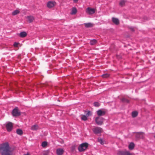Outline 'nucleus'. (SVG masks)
I'll list each match as a JSON object with an SVG mask.
<instances>
[{
    "label": "nucleus",
    "mask_w": 155,
    "mask_h": 155,
    "mask_svg": "<svg viewBox=\"0 0 155 155\" xmlns=\"http://www.w3.org/2000/svg\"><path fill=\"white\" fill-rule=\"evenodd\" d=\"M12 114L13 117H18L21 114L20 112L19 111L17 107L14 109L12 112Z\"/></svg>",
    "instance_id": "obj_3"
},
{
    "label": "nucleus",
    "mask_w": 155,
    "mask_h": 155,
    "mask_svg": "<svg viewBox=\"0 0 155 155\" xmlns=\"http://www.w3.org/2000/svg\"><path fill=\"white\" fill-rule=\"evenodd\" d=\"M56 154L57 155H62L64 152V150L62 148H58L56 150Z\"/></svg>",
    "instance_id": "obj_11"
},
{
    "label": "nucleus",
    "mask_w": 155,
    "mask_h": 155,
    "mask_svg": "<svg viewBox=\"0 0 155 155\" xmlns=\"http://www.w3.org/2000/svg\"><path fill=\"white\" fill-rule=\"evenodd\" d=\"M76 146L75 145H73L71 147V149L72 151H73L75 149Z\"/></svg>",
    "instance_id": "obj_30"
},
{
    "label": "nucleus",
    "mask_w": 155,
    "mask_h": 155,
    "mask_svg": "<svg viewBox=\"0 0 155 155\" xmlns=\"http://www.w3.org/2000/svg\"><path fill=\"white\" fill-rule=\"evenodd\" d=\"M144 134L143 132H137L136 133L135 137L137 139L140 138L143 139V138Z\"/></svg>",
    "instance_id": "obj_9"
},
{
    "label": "nucleus",
    "mask_w": 155,
    "mask_h": 155,
    "mask_svg": "<svg viewBox=\"0 0 155 155\" xmlns=\"http://www.w3.org/2000/svg\"><path fill=\"white\" fill-rule=\"evenodd\" d=\"M48 144L47 142L46 141H43L42 142L41 146L43 147H46Z\"/></svg>",
    "instance_id": "obj_25"
},
{
    "label": "nucleus",
    "mask_w": 155,
    "mask_h": 155,
    "mask_svg": "<svg viewBox=\"0 0 155 155\" xmlns=\"http://www.w3.org/2000/svg\"><path fill=\"white\" fill-rule=\"evenodd\" d=\"M112 21L114 24L116 25H118L120 23L119 20L116 18H112Z\"/></svg>",
    "instance_id": "obj_13"
},
{
    "label": "nucleus",
    "mask_w": 155,
    "mask_h": 155,
    "mask_svg": "<svg viewBox=\"0 0 155 155\" xmlns=\"http://www.w3.org/2000/svg\"><path fill=\"white\" fill-rule=\"evenodd\" d=\"M121 101L123 103H129V101L125 98H123L121 99Z\"/></svg>",
    "instance_id": "obj_24"
},
{
    "label": "nucleus",
    "mask_w": 155,
    "mask_h": 155,
    "mask_svg": "<svg viewBox=\"0 0 155 155\" xmlns=\"http://www.w3.org/2000/svg\"><path fill=\"white\" fill-rule=\"evenodd\" d=\"M130 29L131 31H134V30L133 28H132V27L130 28Z\"/></svg>",
    "instance_id": "obj_34"
},
{
    "label": "nucleus",
    "mask_w": 155,
    "mask_h": 155,
    "mask_svg": "<svg viewBox=\"0 0 155 155\" xmlns=\"http://www.w3.org/2000/svg\"><path fill=\"white\" fill-rule=\"evenodd\" d=\"M13 124L11 122H9L7 123L6 125L7 130L8 132L11 131L13 128Z\"/></svg>",
    "instance_id": "obj_7"
},
{
    "label": "nucleus",
    "mask_w": 155,
    "mask_h": 155,
    "mask_svg": "<svg viewBox=\"0 0 155 155\" xmlns=\"http://www.w3.org/2000/svg\"><path fill=\"white\" fill-rule=\"evenodd\" d=\"M109 76V74L106 73L103 74L101 76L103 78H107Z\"/></svg>",
    "instance_id": "obj_27"
},
{
    "label": "nucleus",
    "mask_w": 155,
    "mask_h": 155,
    "mask_svg": "<svg viewBox=\"0 0 155 155\" xmlns=\"http://www.w3.org/2000/svg\"><path fill=\"white\" fill-rule=\"evenodd\" d=\"M27 33L25 31H23L20 33L19 36L20 37L24 38L27 36Z\"/></svg>",
    "instance_id": "obj_17"
},
{
    "label": "nucleus",
    "mask_w": 155,
    "mask_h": 155,
    "mask_svg": "<svg viewBox=\"0 0 155 155\" xmlns=\"http://www.w3.org/2000/svg\"><path fill=\"white\" fill-rule=\"evenodd\" d=\"M106 112V111L102 109H99L97 111V114L98 117L104 115Z\"/></svg>",
    "instance_id": "obj_8"
},
{
    "label": "nucleus",
    "mask_w": 155,
    "mask_h": 155,
    "mask_svg": "<svg viewBox=\"0 0 155 155\" xmlns=\"http://www.w3.org/2000/svg\"><path fill=\"white\" fill-rule=\"evenodd\" d=\"M49 153V151L48 150H47L45 152L43 153V155H48Z\"/></svg>",
    "instance_id": "obj_31"
},
{
    "label": "nucleus",
    "mask_w": 155,
    "mask_h": 155,
    "mask_svg": "<svg viewBox=\"0 0 155 155\" xmlns=\"http://www.w3.org/2000/svg\"><path fill=\"white\" fill-rule=\"evenodd\" d=\"M92 130L93 132L95 134L100 133L102 131V129L101 127H95L93 128Z\"/></svg>",
    "instance_id": "obj_5"
},
{
    "label": "nucleus",
    "mask_w": 155,
    "mask_h": 155,
    "mask_svg": "<svg viewBox=\"0 0 155 155\" xmlns=\"http://www.w3.org/2000/svg\"><path fill=\"white\" fill-rule=\"evenodd\" d=\"M104 119L100 117H97L95 118V121L96 123L98 125H101L103 123Z\"/></svg>",
    "instance_id": "obj_4"
},
{
    "label": "nucleus",
    "mask_w": 155,
    "mask_h": 155,
    "mask_svg": "<svg viewBox=\"0 0 155 155\" xmlns=\"http://www.w3.org/2000/svg\"><path fill=\"white\" fill-rule=\"evenodd\" d=\"M77 12L76 8L75 7H73L72 8L71 12L70 14L71 15H73L76 14Z\"/></svg>",
    "instance_id": "obj_16"
},
{
    "label": "nucleus",
    "mask_w": 155,
    "mask_h": 155,
    "mask_svg": "<svg viewBox=\"0 0 155 155\" xmlns=\"http://www.w3.org/2000/svg\"><path fill=\"white\" fill-rule=\"evenodd\" d=\"M74 2H78V0H73Z\"/></svg>",
    "instance_id": "obj_35"
},
{
    "label": "nucleus",
    "mask_w": 155,
    "mask_h": 155,
    "mask_svg": "<svg viewBox=\"0 0 155 155\" xmlns=\"http://www.w3.org/2000/svg\"><path fill=\"white\" fill-rule=\"evenodd\" d=\"M94 105L96 107H99L100 105V103L98 102H94Z\"/></svg>",
    "instance_id": "obj_26"
},
{
    "label": "nucleus",
    "mask_w": 155,
    "mask_h": 155,
    "mask_svg": "<svg viewBox=\"0 0 155 155\" xmlns=\"http://www.w3.org/2000/svg\"><path fill=\"white\" fill-rule=\"evenodd\" d=\"M56 4V2L55 1H50L47 3V6L48 8H50L54 7Z\"/></svg>",
    "instance_id": "obj_6"
},
{
    "label": "nucleus",
    "mask_w": 155,
    "mask_h": 155,
    "mask_svg": "<svg viewBox=\"0 0 155 155\" xmlns=\"http://www.w3.org/2000/svg\"><path fill=\"white\" fill-rule=\"evenodd\" d=\"M86 114L87 116H88L91 114V113L90 111H87V113Z\"/></svg>",
    "instance_id": "obj_32"
},
{
    "label": "nucleus",
    "mask_w": 155,
    "mask_h": 155,
    "mask_svg": "<svg viewBox=\"0 0 155 155\" xmlns=\"http://www.w3.org/2000/svg\"><path fill=\"white\" fill-rule=\"evenodd\" d=\"M17 133L20 135H21L23 134V131L21 129H17L16 130Z\"/></svg>",
    "instance_id": "obj_19"
},
{
    "label": "nucleus",
    "mask_w": 155,
    "mask_h": 155,
    "mask_svg": "<svg viewBox=\"0 0 155 155\" xmlns=\"http://www.w3.org/2000/svg\"><path fill=\"white\" fill-rule=\"evenodd\" d=\"M138 115V112L137 111H133L132 113V116L133 117H137Z\"/></svg>",
    "instance_id": "obj_22"
},
{
    "label": "nucleus",
    "mask_w": 155,
    "mask_h": 155,
    "mask_svg": "<svg viewBox=\"0 0 155 155\" xmlns=\"http://www.w3.org/2000/svg\"><path fill=\"white\" fill-rule=\"evenodd\" d=\"M24 155H30V154L28 153H27V154H25Z\"/></svg>",
    "instance_id": "obj_36"
},
{
    "label": "nucleus",
    "mask_w": 155,
    "mask_h": 155,
    "mask_svg": "<svg viewBox=\"0 0 155 155\" xmlns=\"http://www.w3.org/2000/svg\"><path fill=\"white\" fill-rule=\"evenodd\" d=\"M84 25L85 27L87 28H91L93 26V24L90 22L84 23Z\"/></svg>",
    "instance_id": "obj_15"
},
{
    "label": "nucleus",
    "mask_w": 155,
    "mask_h": 155,
    "mask_svg": "<svg viewBox=\"0 0 155 155\" xmlns=\"http://www.w3.org/2000/svg\"><path fill=\"white\" fill-rule=\"evenodd\" d=\"M20 11L18 10H16L12 12V15L14 16L17 15V14L19 13Z\"/></svg>",
    "instance_id": "obj_21"
},
{
    "label": "nucleus",
    "mask_w": 155,
    "mask_h": 155,
    "mask_svg": "<svg viewBox=\"0 0 155 155\" xmlns=\"http://www.w3.org/2000/svg\"><path fill=\"white\" fill-rule=\"evenodd\" d=\"M97 43V41L95 39L91 40L90 41V44L91 45H94Z\"/></svg>",
    "instance_id": "obj_20"
},
{
    "label": "nucleus",
    "mask_w": 155,
    "mask_h": 155,
    "mask_svg": "<svg viewBox=\"0 0 155 155\" xmlns=\"http://www.w3.org/2000/svg\"><path fill=\"white\" fill-rule=\"evenodd\" d=\"M31 129L32 130H36L39 129V127L38 125L35 124L32 126L31 127Z\"/></svg>",
    "instance_id": "obj_12"
},
{
    "label": "nucleus",
    "mask_w": 155,
    "mask_h": 155,
    "mask_svg": "<svg viewBox=\"0 0 155 155\" xmlns=\"http://www.w3.org/2000/svg\"><path fill=\"white\" fill-rule=\"evenodd\" d=\"M27 18L29 23L32 22L35 19L34 17L32 16H27Z\"/></svg>",
    "instance_id": "obj_14"
},
{
    "label": "nucleus",
    "mask_w": 155,
    "mask_h": 155,
    "mask_svg": "<svg viewBox=\"0 0 155 155\" xmlns=\"http://www.w3.org/2000/svg\"><path fill=\"white\" fill-rule=\"evenodd\" d=\"M98 141L101 144H104V142L103 141V140L101 138H98Z\"/></svg>",
    "instance_id": "obj_29"
},
{
    "label": "nucleus",
    "mask_w": 155,
    "mask_h": 155,
    "mask_svg": "<svg viewBox=\"0 0 155 155\" xmlns=\"http://www.w3.org/2000/svg\"><path fill=\"white\" fill-rule=\"evenodd\" d=\"M88 144L87 143H81L78 147V150L80 152H83L88 147Z\"/></svg>",
    "instance_id": "obj_2"
},
{
    "label": "nucleus",
    "mask_w": 155,
    "mask_h": 155,
    "mask_svg": "<svg viewBox=\"0 0 155 155\" xmlns=\"http://www.w3.org/2000/svg\"><path fill=\"white\" fill-rule=\"evenodd\" d=\"M87 12L89 14H93L95 12V9L94 8H92L90 7H88L87 9Z\"/></svg>",
    "instance_id": "obj_10"
},
{
    "label": "nucleus",
    "mask_w": 155,
    "mask_h": 155,
    "mask_svg": "<svg viewBox=\"0 0 155 155\" xmlns=\"http://www.w3.org/2000/svg\"><path fill=\"white\" fill-rule=\"evenodd\" d=\"M126 1L124 0H121L120 2L119 5L121 6H123L125 4Z\"/></svg>",
    "instance_id": "obj_23"
},
{
    "label": "nucleus",
    "mask_w": 155,
    "mask_h": 155,
    "mask_svg": "<svg viewBox=\"0 0 155 155\" xmlns=\"http://www.w3.org/2000/svg\"><path fill=\"white\" fill-rule=\"evenodd\" d=\"M81 119L82 120L84 121H86L87 120V118L85 115H84L81 117Z\"/></svg>",
    "instance_id": "obj_28"
},
{
    "label": "nucleus",
    "mask_w": 155,
    "mask_h": 155,
    "mask_svg": "<svg viewBox=\"0 0 155 155\" xmlns=\"http://www.w3.org/2000/svg\"><path fill=\"white\" fill-rule=\"evenodd\" d=\"M13 151L8 142H5L0 145V153L1 155H12Z\"/></svg>",
    "instance_id": "obj_1"
},
{
    "label": "nucleus",
    "mask_w": 155,
    "mask_h": 155,
    "mask_svg": "<svg viewBox=\"0 0 155 155\" xmlns=\"http://www.w3.org/2000/svg\"><path fill=\"white\" fill-rule=\"evenodd\" d=\"M18 43L15 42L14 44L13 45H14V47H16L18 46Z\"/></svg>",
    "instance_id": "obj_33"
},
{
    "label": "nucleus",
    "mask_w": 155,
    "mask_h": 155,
    "mask_svg": "<svg viewBox=\"0 0 155 155\" xmlns=\"http://www.w3.org/2000/svg\"><path fill=\"white\" fill-rule=\"evenodd\" d=\"M134 146L135 145L134 143L133 142H131L129 144L128 146V148L129 150H131L134 149Z\"/></svg>",
    "instance_id": "obj_18"
}]
</instances>
